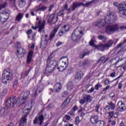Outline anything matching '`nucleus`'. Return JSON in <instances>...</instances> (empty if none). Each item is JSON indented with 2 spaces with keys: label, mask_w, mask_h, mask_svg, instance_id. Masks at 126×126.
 <instances>
[{
  "label": "nucleus",
  "mask_w": 126,
  "mask_h": 126,
  "mask_svg": "<svg viewBox=\"0 0 126 126\" xmlns=\"http://www.w3.org/2000/svg\"><path fill=\"white\" fill-rule=\"evenodd\" d=\"M102 88V85H100L99 84H97L95 86H94V89L95 90H99V88Z\"/></svg>",
  "instance_id": "49530a36"
},
{
  "label": "nucleus",
  "mask_w": 126,
  "mask_h": 126,
  "mask_svg": "<svg viewBox=\"0 0 126 126\" xmlns=\"http://www.w3.org/2000/svg\"><path fill=\"white\" fill-rule=\"evenodd\" d=\"M124 60V58L120 59V58L117 61L116 63H114V65H117V64L118 63L120 62H122Z\"/></svg>",
  "instance_id": "13d9d810"
},
{
  "label": "nucleus",
  "mask_w": 126,
  "mask_h": 126,
  "mask_svg": "<svg viewBox=\"0 0 126 126\" xmlns=\"http://www.w3.org/2000/svg\"><path fill=\"white\" fill-rule=\"evenodd\" d=\"M84 75V73H83V72L82 71L80 70L77 71L76 73V75L75 76V78L76 79H77V80H81V78H82V77Z\"/></svg>",
  "instance_id": "aec40b11"
},
{
  "label": "nucleus",
  "mask_w": 126,
  "mask_h": 126,
  "mask_svg": "<svg viewBox=\"0 0 126 126\" xmlns=\"http://www.w3.org/2000/svg\"><path fill=\"white\" fill-rule=\"evenodd\" d=\"M126 1H123L119 4V2H113V5H114V6L117 7V8L119 9V8H121V7H122V6H123V5H124V4L126 3Z\"/></svg>",
  "instance_id": "c756f323"
},
{
  "label": "nucleus",
  "mask_w": 126,
  "mask_h": 126,
  "mask_svg": "<svg viewBox=\"0 0 126 126\" xmlns=\"http://www.w3.org/2000/svg\"><path fill=\"white\" fill-rule=\"evenodd\" d=\"M25 1H24V0H19V5L20 7H24V6L25 5Z\"/></svg>",
  "instance_id": "58836bf2"
},
{
  "label": "nucleus",
  "mask_w": 126,
  "mask_h": 126,
  "mask_svg": "<svg viewBox=\"0 0 126 126\" xmlns=\"http://www.w3.org/2000/svg\"><path fill=\"white\" fill-rule=\"evenodd\" d=\"M64 10H63V9L62 10H60L58 13H57V15L58 16H63V12H64Z\"/></svg>",
  "instance_id": "37998d69"
},
{
  "label": "nucleus",
  "mask_w": 126,
  "mask_h": 126,
  "mask_svg": "<svg viewBox=\"0 0 126 126\" xmlns=\"http://www.w3.org/2000/svg\"><path fill=\"white\" fill-rule=\"evenodd\" d=\"M17 84H18V80H16L13 83V87H17Z\"/></svg>",
  "instance_id": "5fc2aeb1"
},
{
  "label": "nucleus",
  "mask_w": 126,
  "mask_h": 126,
  "mask_svg": "<svg viewBox=\"0 0 126 126\" xmlns=\"http://www.w3.org/2000/svg\"><path fill=\"white\" fill-rule=\"evenodd\" d=\"M80 37H79L77 35H75L73 33H72V36H71V39L72 41H76L77 40H79Z\"/></svg>",
  "instance_id": "4c0bfd02"
},
{
  "label": "nucleus",
  "mask_w": 126,
  "mask_h": 126,
  "mask_svg": "<svg viewBox=\"0 0 126 126\" xmlns=\"http://www.w3.org/2000/svg\"><path fill=\"white\" fill-rule=\"evenodd\" d=\"M62 63H64V64L65 66L61 65L60 67H58L57 69H58L59 71H63V70H65V69L66 68V67H67L66 63L64 62L63 61Z\"/></svg>",
  "instance_id": "c85d7f7f"
},
{
  "label": "nucleus",
  "mask_w": 126,
  "mask_h": 126,
  "mask_svg": "<svg viewBox=\"0 0 126 126\" xmlns=\"http://www.w3.org/2000/svg\"><path fill=\"white\" fill-rule=\"evenodd\" d=\"M116 67H117V68H119V67H121L122 68H123V70H124V71H126V65H124L123 64H122V65L118 66Z\"/></svg>",
  "instance_id": "09e8293b"
},
{
  "label": "nucleus",
  "mask_w": 126,
  "mask_h": 126,
  "mask_svg": "<svg viewBox=\"0 0 126 126\" xmlns=\"http://www.w3.org/2000/svg\"><path fill=\"white\" fill-rule=\"evenodd\" d=\"M1 80L3 84H7V81L12 80V74L10 72V68H8L4 69L3 73L2 74Z\"/></svg>",
  "instance_id": "20e7f679"
},
{
  "label": "nucleus",
  "mask_w": 126,
  "mask_h": 126,
  "mask_svg": "<svg viewBox=\"0 0 126 126\" xmlns=\"http://www.w3.org/2000/svg\"><path fill=\"white\" fill-rule=\"evenodd\" d=\"M59 20V17L56 16V14H51L49 16L48 19L47 20V22L50 24V25H53L56 24L58 21Z\"/></svg>",
  "instance_id": "0eeeda50"
},
{
  "label": "nucleus",
  "mask_w": 126,
  "mask_h": 126,
  "mask_svg": "<svg viewBox=\"0 0 126 126\" xmlns=\"http://www.w3.org/2000/svg\"><path fill=\"white\" fill-rule=\"evenodd\" d=\"M94 92V88H92L90 90L88 91V93H92Z\"/></svg>",
  "instance_id": "338daca9"
},
{
  "label": "nucleus",
  "mask_w": 126,
  "mask_h": 126,
  "mask_svg": "<svg viewBox=\"0 0 126 126\" xmlns=\"http://www.w3.org/2000/svg\"><path fill=\"white\" fill-rule=\"evenodd\" d=\"M92 101V96L90 94H83V99H80L79 102L81 105H84L85 103H90Z\"/></svg>",
  "instance_id": "423d86ee"
},
{
  "label": "nucleus",
  "mask_w": 126,
  "mask_h": 126,
  "mask_svg": "<svg viewBox=\"0 0 126 126\" xmlns=\"http://www.w3.org/2000/svg\"><path fill=\"white\" fill-rule=\"evenodd\" d=\"M104 85H109L110 84V79L106 78L104 81Z\"/></svg>",
  "instance_id": "a18cd8bd"
},
{
  "label": "nucleus",
  "mask_w": 126,
  "mask_h": 126,
  "mask_svg": "<svg viewBox=\"0 0 126 126\" xmlns=\"http://www.w3.org/2000/svg\"><path fill=\"white\" fill-rule=\"evenodd\" d=\"M109 76L110 77H112V78H114V77H116V72L113 71L112 73H111Z\"/></svg>",
  "instance_id": "3c124183"
},
{
  "label": "nucleus",
  "mask_w": 126,
  "mask_h": 126,
  "mask_svg": "<svg viewBox=\"0 0 126 126\" xmlns=\"http://www.w3.org/2000/svg\"><path fill=\"white\" fill-rule=\"evenodd\" d=\"M105 56H102L100 59L98 60L97 63H100V62H101V63H103V62H104V61H105Z\"/></svg>",
  "instance_id": "864d4df0"
},
{
  "label": "nucleus",
  "mask_w": 126,
  "mask_h": 126,
  "mask_svg": "<svg viewBox=\"0 0 126 126\" xmlns=\"http://www.w3.org/2000/svg\"><path fill=\"white\" fill-rule=\"evenodd\" d=\"M27 116H24L21 118L19 121L18 126H25L27 123V119L26 118Z\"/></svg>",
  "instance_id": "6ab92c4d"
},
{
  "label": "nucleus",
  "mask_w": 126,
  "mask_h": 126,
  "mask_svg": "<svg viewBox=\"0 0 126 126\" xmlns=\"http://www.w3.org/2000/svg\"><path fill=\"white\" fill-rule=\"evenodd\" d=\"M120 29V30H126V26H121L120 27L118 24H114L112 25H109L106 27L105 32L108 35H112L116 32H119Z\"/></svg>",
  "instance_id": "7ed1b4c3"
},
{
  "label": "nucleus",
  "mask_w": 126,
  "mask_h": 126,
  "mask_svg": "<svg viewBox=\"0 0 126 126\" xmlns=\"http://www.w3.org/2000/svg\"><path fill=\"white\" fill-rule=\"evenodd\" d=\"M45 28V23H42V21L39 20L37 23L35 24V27L32 26V28L33 30H36L37 28H38V32H41L42 30Z\"/></svg>",
  "instance_id": "1a4fd4ad"
},
{
  "label": "nucleus",
  "mask_w": 126,
  "mask_h": 126,
  "mask_svg": "<svg viewBox=\"0 0 126 126\" xmlns=\"http://www.w3.org/2000/svg\"><path fill=\"white\" fill-rule=\"evenodd\" d=\"M100 108V105H97L95 107V110L97 113L99 112V109Z\"/></svg>",
  "instance_id": "bf43d9fd"
},
{
  "label": "nucleus",
  "mask_w": 126,
  "mask_h": 126,
  "mask_svg": "<svg viewBox=\"0 0 126 126\" xmlns=\"http://www.w3.org/2000/svg\"><path fill=\"white\" fill-rule=\"evenodd\" d=\"M59 28L60 27L59 26V25H57L55 26L53 30L51 31L49 38V41H52V40H53V39L55 38L56 34L57 33V32H58V31H59Z\"/></svg>",
  "instance_id": "f8f14e48"
},
{
  "label": "nucleus",
  "mask_w": 126,
  "mask_h": 126,
  "mask_svg": "<svg viewBox=\"0 0 126 126\" xmlns=\"http://www.w3.org/2000/svg\"><path fill=\"white\" fill-rule=\"evenodd\" d=\"M98 38L99 39V40H106L107 37L104 35H99L98 36Z\"/></svg>",
  "instance_id": "c03bdc74"
},
{
  "label": "nucleus",
  "mask_w": 126,
  "mask_h": 126,
  "mask_svg": "<svg viewBox=\"0 0 126 126\" xmlns=\"http://www.w3.org/2000/svg\"><path fill=\"white\" fill-rule=\"evenodd\" d=\"M118 9V13L120 16H122V15L126 16V2L124 5L121 6V8H119Z\"/></svg>",
  "instance_id": "2eb2a0df"
},
{
  "label": "nucleus",
  "mask_w": 126,
  "mask_h": 126,
  "mask_svg": "<svg viewBox=\"0 0 126 126\" xmlns=\"http://www.w3.org/2000/svg\"><path fill=\"white\" fill-rule=\"evenodd\" d=\"M31 71V68H30L28 71H25V75L26 76H28V74H29V72Z\"/></svg>",
  "instance_id": "6e6d98bb"
},
{
  "label": "nucleus",
  "mask_w": 126,
  "mask_h": 126,
  "mask_svg": "<svg viewBox=\"0 0 126 126\" xmlns=\"http://www.w3.org/2000/svg\"><path fill=\"white\" fill-rule=\"evenodd\" d=\"M66 27H67V26L64 25L62 28V30L60 31L59 32V36H63L64 32H67L69 30V29H66Z\"/></svg>",
  "instance_id": "bb28decb"
},
{
  "label": "nucleus",
  "mask_w": 126,
  "mask_h": 126,
  "mask_svg": "<svg viewBox=\"0 0 126 126\" xmlns=\"http://www.w3.org/2000/svg\"><path fill=\"white\" fill-rule=\"evenodd\" d=\"M24 17V13L22 12H19L18 13V14L16 16L15 20V21H17V22H20V21H21L22 19Z\"/></svg>",
  "instance_id": "4be33fe9"
},
{
  "label": "nucleus",
  "mask_w": 126,
  "mask_h": 126,
  "mask_svg": "<svg viewBox=\"0 0 126 126\" xmlns=\"http://www.w3.org/2000/svg\"><path fill=\"white\" fill-rule=\"evenodd\" d=\"M80 123V120H79V116H77L75 119V125H78Z\"/></svg>",
  "instance_id": "de8ad7c7"
},
{
  "label": "nucleus",
  "mask_w": 126,
  "mask_h": 126,
  "mask_svg": "<svg viewBox=\"0 0 126 126\" xmlns=\"http://www.w3.org/2000/svg\"><path fill=\"white\" fill-rule=\"evenodd\" d=\"M95 48L98 51H101V52H103L105 50L107 49L106 44L102 43H100L99 44L95 46Z\"/></svg>",
  "instance_id": "f3484780"
},
{
  "label": "nucleus",
  "mask_w": 126,
  "mask_h": 126,
  "mask_svg": "<svg viewBox=\"0 0 126 126\" xmlns=\"http://www.w3.org/2000/svg\"><path fill=\"white\" fill-rule=\"evenodd\" d=\"M0 13L3 14V15H5L6 16L7 14H10V11L8 10V9H5L4 11L0 12Z\"/></svg>",
  "instance_id": "ea45409f"
},
{
  "label": "nucleus",
  "mask_w": 126,
  "mask_h": 126,
  "mask_svg": "<svg viewBox=\"0 0 126 126\" xmlns=\"http://www.w3.org/2000/svg\"><path fill=\"white\" fill-rule=\"evenodd\" d=\"M116 109L118 112H125L126 110V104L122 101H119L116 105Z\"/></svg>",
  "instance_id": "9d476101"
},
{
  "label": "nucleus",
  "mask_w": 126,
  "mask_h": 126,
  "mask_svg": "<svg viewBox=\"0 0 126 126\" xmlns=\"http://www.w3.org/2000/svg\"><path fill=\"white\" fill-rule=\"evenodd\" d=\"M83 4V2H74L71 6V8L73 11L75 10V8H77V7H79L80 6H82V5Z\"/></svg>",
  "instance_id": "b1692460"
},
{
  "label": "nucleus",
  "mask_w": 126,
  "mask_h": 126,
  "mask_svg": "<svg viewBox=\"0 0 126 126\" xmlns=\"http://www.w3.org/2000/svg\"><path fill=\"white\" fill-rule=\"evenodd\" d=\"M22 94H23V96H22L21 99L20 98H16V97L14 96L8 98L5 103V107L6 108H11L14 107L17 104H19V105H24L27 102V100L29 99L30 91H26L22 93Z\"/></svg>",
  "instance_id": "f257e3e1"
},
{
  "label": "nucleus",
  "mask_w": 126,
  "mask_h": 126,
  "mask_svg": "<svg viewBox=\"0 0 126 126\" xmlns=\"http://www.w3.org/2000/svg\"><path fill=\"white\" fill-rule=\"evenodd\" d=\"M95 126H105V122L102 120H98Z\"/></svg>",
  "instance_id": "c9c22d12"
},
{
  "label": "nucleus",
  "mask_w": 126,
  "mask_h": 126,
  "mask_svg": "<svg viewBox=\"0 0 126 126\" xmlns=\"http://www.w3.org/2000/svg\"><path fill=\"white\" fill-rule=\"evenodd\" d=\"M32 105L30 108H27L25 110H24V114H26V115L24 116H27L26 118H27V116H28V115H29V114L30 113L31 110H32Z\"/></svg>",
  "instance_id": "f704fd0d"
},
{
  "label": "nucleus",
  "mask_w": 126,
  "mask_h": 126,
  "mask_svg": "<svg viewBox=\"0 0 126 126\" xmlns=\"http://www.w3.org/2000/svg\"><path fill=\"white\" fill-rule=\"evenodd\" d=\"M108 106L110 107L111 111H114L116 108V104L112 102V101H109L107 102Z\"/></svg>",
  "instance_id": "2f4dec72"
},
{
  "label": "nucleus",
  "mask_w": 126,
  "mask_h": 126,
  "mask_svg": "<svg viewBox=\"0 0 126 126\" xmlns=\"http://www.w3.org/2000/svg\"><path fill=\"white\" fill-rule=\"evenodd\" d=\"M7 6V3L4 2L3 4H0V10H1V9H3V8H5Z\"/></svg>",
  "instance_id": "a19ab883"
},
{
  "label": "nucleus",
  "mask_w": 126,
  "mask_h": 126,
  "mask_svg": "<svg viewBox=\"0 0 126 126\" xmlns=\"http://www.w3.org/2000/svg\"><path fill=\"white\" fill-rule=\"evenodd\" d=\"M26 54V50L24 49V48L20 47H17V53L16 56H17V58L19 59H22L25 54Z\"/></svg>",
  "instance_id": "6e6552de"
},
{
  "label": "nucleus",
  "mask_w": 126,
  "mask_h": 126,
  "mask_svg": "<svg viewBox=\"0 0 126 126\" xmlns=\"http://www.w3.org/2000/svg\"><path fill=\"white\" fill-rule=\"evenodd\" d=\"M33 51L31 50L29 51V53H28V57H32V58L33 57Z\"/></svg>",
  "instance_id": "4d7b16f0"
},
{
  "label": "nucleus",
  "mask_w": 126,
  "mask_h": 126,
  "mask_svg": "<svg viewBox=\"0 0 126 126\" xmlns=\"http://www.w3.org/2000/svg\"><path fill=\"white\" fill-rule=\"evenodd\" d=\"M108 122L109 124H111V126H116V122L115 120H113L112 121V119H117L118 117H119V112H115V111H110L108 112Z\"/></svg>",
  "instance_id": "39448f33"
},
{
  "label": "nucleus",
  "mask_w": 126,
  "mask_h": 126,
  "mask_svg": "<svg viewBox=\"0 0 126 126\" xmlns=\"http://www.w3.org/2000/svg\"><path fill=\"white\" fill-rule=\"evenodd\" d=\"M44 120H45L44 115H41L38 118V117H35L33 121V125H37L38 124V121H39V126H42L44 124Z\"/></svg>",
  "instance_id": "9b49d317"
},
{
  "label": "nucleus",
  "mask_w": 126,
  "mask_h": 126,
  "mask_svg": "<svg viewBox=\"0 0 126 126\" xmlns=\"http://www.w3.org/2000/svg\"><path fill=\"white\" fill-rule=\"evenodd\" d=\"M74 113L75 112L73 110H71L69 112V114L70 116H74Z\"/></svg>",
  "instance_id": "774afa93"
},
{
  "label": "nucleus",
  "mask_w": 126,
  "mask_h": 126,
  "mask_svg": "<svg viewBox=\"0 0 126 126\" xmlns=\"http://www.w3.org/2000/svg\"><path fill=\"white\" fill-rule=\"evenodd\" d=\"M78 109V107H77V106L75 105L74 106H73V107L72 108V110L74 112H75L76 110H77Z\"/></svg>",
  "instance_id": "69168bd1"
},
{
  "label": "nucleus",
  "mask_w": 126,
  "mask_h": 126,
  "mask_svg": "<svg viewBox=\"0 0 126 126\" xmlns=\"http://www.w3.org/2000/svg\"><path fill=\"white\" fill-rule=\"evenodd\" d=\"M98 120H99V117H98V116L95 115V116H92L91 118L90 121L91 124H92L93 125H94V124L96 125L98 122V121H99Z\"/></svg>",
  "instance_id": "5701e85b"
},
{
  "label": "nucleus",
  "mask_w": 126,
  "mask_h": 126,
  "mask_svg": "<svg viewBox=\"0 0 126 126\" xmlns=\"http://www.w3.org/2000/svg\"><path fill=\"white\" fill-rule=\"evenodd\" d=\"M33 33V31L32 29H29L26 32V34L27 35H31Z\"/></svg>",
  "instance_id": "8fccbe9b"
},
{
  "label": "nucleus",
  "mask_w": 126,
  "mask_h": 126,
  "mask_svg": "<svg viewBox=\"0 0 126 126\" xmlns=\"http://www.w3.org/2000/svg\"><path fill=\"white\" fill-rule=\"evenodd\" d=\"M38 7V8H37L35 10L36 12H38V11H45V10L48 9V7H47V6H44L42 3L39 4Z\"/></svg>",
  "instance_id": "412c9836"
},
{
  "label": "nucleus",
  "mask_w": 126,
  "mask_h": 126,
  "mask_svg": "<svg viewBox=\"0 0 126 126\" xmlns=\"http://www.w3.org/2000/svg\"><path fill=\"white\" fill-rule=\"evenodd\" d=\"M94 2V0H92L90 2H87L86 3L84 4L83 2V4L82 5V6H84V7H88V6H90V5H91L92 3Z\"/></svg>",
  "instance_id": "e433bc0d"
},
{
  "label": "nucleus",
  "mask_w": 126,
  "mask_h": 126,
  "mask_svg": "<svg viewBox=\"0 0 126 126\" xmlns=\"http://www.w3.org/2000/svg\"><path fill=\"white\" fill-rule=\"evenodd\" d=\"M89 43L90 45L92 46V47H94L95 48V46L96 45L94 44V41L93 40H91Z\"/></svg>",
  "instance_id": "603ef678"
},
{
  "label": "nucleus",
  "mask_w": 126,
  "mask_h": 126,
  "mask_svg": "<svg viewBox=\"0 0 126 126\" xmlns=\"http://www.w3.org/2000/svg\"><path fill=\"white\" fill-rule=\"evenodd\" d=\"M64 118L65 120H67V121H69V120H70V116L69 115H66L64 116Z\"/></svg>",
  "instance_id": "680f3d73"
},
{
  "label": "nucleus",
  "mask_w": 126,
  "mask_h": 126,
  "mask_svg": "<svg viewBox=\"0 0 126 126\" xmlns=\"http://www.w3.org/2000/svg\"><path fill=\"white\" fill-rule=\"evenodd\" d=\"M72 33L77 36L79 38H81L83 34V31H81V30H79V28H77L73 31Z\"/></svg>",
  "instance_id": "dca6fc26"
},
{
  "label": "nucleus",
  "mask_w": 126,
  "mask_h": 126,
  "mask_svg": "<svg viewBox=\"0 0 126 126\" xmlns=\"http://www.w3.org/2000/svg\"><path fill=\"white\" fill-rule=\"evenodd\" d=\"M69 102H70V98H69V97H67L64 100L61 105V108H62V109H64V108L69 104Z\"/></svg>",
  "instance_id": "393cba45"
},
{
  "label": "nucleus",
  "mask_w": 126,
  "mask_h": 126,
  "mask_svg": "<svg viewBox=\"0 0 126 126\" xmlns=\"http://www.w3.org/2000/svg\"><path fill=\"white\" fill-rule=\"evenodd\" d=\"M58 65V63L56 61L52 60L50 57H48L46 61V66L44 71V75L46 76L50 75Z\"/></svg>",
  "instance_id": "f03ea898"
},
{
  "label": "nucleus",
  "mask_w": 126,
  "mask_h": 126,
  "mask_svg": "<svg viewBox=\"0 0 126 126\" xmlns=\"http://www.w3.org/2000/svg\"><path fill=\"white\" fill-rule=\"evenodd\" d=\"M68 95V93L66 91H64L63 94V97H65Z\"/></svg>",
  "instance_id": "e2e57ef3"
},
{
  "label": "nucleus",
  "mask_w": 126,
  "mask_h": 126,
  "mask_svg": "<svg viewBox=\"0 0 126 126\" xmlns=\"http://www.w3.org/2000/svg\"><path fill=\"white\" fill-rule=\"evenodd\" d=\"M7 20H8V17L6 18V16L0 13V24H4Z\"/></svg>",
  "instance_id": "a211bd4d"
},
{
  "label": "nucleus",
  "mask_w": 126,
  "mask_h": 126,
  "mask_svg": "<svg viewBox=\"0 0 126 126\" xmlns=\"http://www.w3.org/2000/svg\"><path fill=\"white\" fill-rule=\"evenodd\" d=\"M62 89V84L60 83H56L54 86V90L56 92H60Z\"/></svg>",
  "instance_id": "a878e982"
},
{
  "label": "nucleus",
  "mask_w": 126,
  "mask_h": 126,
  "mask_svg": "<svg viewBox=\"0 0 126 126\" xmlns=\"http://www.w3.org/2000/svg\"><path fill=\"white\" fill-rule=\"evenodd\" d=\"M32 57L28 56L27 59V63L28 64H30V63H31V62H32Z\"/></svg>",
  "instance_id": "79ce46f5"
},
{
  "label": "nucleus",
  "mask_w": 126,
  "mask_h": 126,
  "mask_svg": "<svg viewBox=\"0 0 126 126\" xmlns=\"http://www.w3.org/2000/svg\"><path fill=\"white\" fill-rule=\"evenodd\" d=\"M7 115V109L5 108H1L0 110V116L4 117Z\"/></svg>",
  "instance_id": "cd10ccee"
},
{
  "label": "nucleus",
  "mask_w": 126,
  "mask_h": 126,
  "mask_svg": "<svg viewBox=\"0 0 126 126\" xmlns=\"http://www.w3.org/2000/svg\"><path fill=\"white\" fill-rule=\"evenodd\" d=\"M48 42H49V41L48 40V35L47 34H45L44 35V40H41V41L40 46V49H45L46 47L48 46Z\"/></svg>",
  "instance_id": "ddd939ff"
},
{
  "label": "nucleus",
  "mask_w": 126,
  "mask_h": 126,
  "mask_svg": "<svg viewBox=\"0 0 126 126\" xmlns=\"http://www.w3.org/2000/svg\"><path fill=\"white\" fill-rule=\"evenodd\" d=\"M89 55V51H85L81 52L79 54V57L80 59H83L85 56Z\"/></svg>",
  "instance_id": "72a5a7b5"
},
{
  "label": "nucleus",
  "mask_w": 126,
  "mask_h": 126,
  "mask_svg": "<svg viewBox=\"0 0 126 126\" xmlns=\"http://www.w3.org/2000/svg\"><path fill=\"white\" fill-rule=\"evenodd\" d=\"M123 88V82L121 81L118 84V89H121Z\"/></svg>",
  "instance_id": "052dcab7"
},
{
  "label": "nucleus",
  "mask_w": 126,
  "mask_h": 126,
  "mask_svg": "<svg viewBox=\"0 0 126 126\" xmlns=\"http://www.w3.org/2000/svg\"><path fill=\"white\" fill-rule=\"evenodd\" d=\"M106 24L107 23H106V21L103 19L98 20L97 21L95 22V26H97V27H99V28L105 27Z\"/></svg>",
  "instance_id": "4468645a"
},
{
  "label": "nucleus",
  "mask_w": 126,
  "mask_h": 126,
  "mask_svg": "<svg viewBox=\"0 0 126 126\" xmlns=\"http://www.w3.org/2000/svg\"><path fill=\"white\" fill-rule=\"evenodd\" d=\"M113 44H114V41L112 39L109 40L108 42L105 44L106 48L108 49L109 48H111V47H112L113 45Z\"/></svg>",
  "instance_id": "473e14b6"
},
{
  "label": "nucleus",
  "mask_w": 126,
  "mask_h": 126,
  "mask_svg": "<svg viewBox=\"0 0 126 126\" xmlns=\"http://www.w3.org/2000/svg\"><path fill=\"white\" fill-rule=\"evenodd\" d=\"M63 45V42L59 41L56 44V47H60V46H62Z\"/></svg>",
  "instance_id": "0e129e2a"
},
{
  "label": "nucleus",
  "mask_w": 126,
  "mask_h": 126,
  "mask_svg": "<svg viewBox=\"0 0 126 126\" xmlns=\"http://www.w3.org/2000/svg\"><path fill=\"white\" fill-rule=\"evenodd\" d=\"M107 16L110 18L109 21L115 20V13L113 12H109L107 14Z\"/></svg>",
  "instance_id": "7c9ffc66"
}]
</instances>
